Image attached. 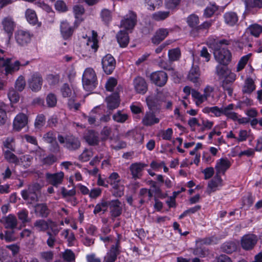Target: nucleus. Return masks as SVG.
I'll list each match as a JSON object with an SVG mask.
<instances>
[{
    "instance_id": "1",
    "label": "nucleus",
    "mask_w": 262,
    "mask_h": 262,
    "mask_svg": "<svg viewBox=\"0 0 262 262\" xmlns=\"http://www.w3.org/2000/svg\"><path fill=\"white\" fill-rule=\"evenodd\" d=\"M231 40L223 39L216 40L213 45L214 56L215 60L221 64L227 66L231 60V53L227 49L222 48L223 45H229Z\"/></svg>"
},
{
    "instance_id": "2",
    "label": "nucleus",
    "mask_w": 262,
    "mask_h": 262,
    "mask_svg": "<svg viewBox=\"0 0 262 262\" xmlns=\"http://www.w3.org/2000/svg\"><path fill=\"white\" fill-rule=\"evenodd\" d=\"M57 139L63 147L70 151H75L81 146V142L79 138L73 135H66L65 136L58 135Z\"/></svg>"
},
{
    "instance_id": "3",
    "label": "nucleus",
    "mask_w": 262,
    "mask_h": 262,
    "mask_svg": "<svg viewBox=\"0 0 262 262\" xmlns=\"http://www.w3.org/2000/svg\"><path fill=\"white\" fill-rule=\"evenodd\" d=\"M82 80L83 88L87 91H93L98 83L96 73L91 68H86L85 70Z\"/></svg>"
},
{
    "instance_id": "4",
    "label": "nucleus",
    "mask_w": 262,
    "mask_h": 262,
    "mask_svg": "<svg viewBox=\"0 0 262 262\" xmlns=\"http://www.w3.org/2000/svg\"><path fill=\"white\" fill-rule=\"evenodd\" d=\"M146 101L149 110L159 112L162 108L163 103L165 101V97L163 93L159 92L156 95L147 97Z\"/></svg>"
},
{
    "instance_id": "5",
    "label": "nucleus",
    "mask_w": 262,
    "mask_h": 262,
    "mask_svg": "<svg viewBox=\"0 0 262 262\" xmlns=\"http://www.w3.org/2000/svg\"><path fill=\"white\" fill-rule=\"evenodd\" d=\"M101 64L104 72L107 75H110L115 70L116 61L111 54H107L102 58Z\"/></svg>"
},
{
    "instance_id": "6",
    "label": "nucleus",
    "mask_w": 262,
    "mask_h": 262,
    "mask_svg": "<svg viewBox=\"0 0 262 262\" xmlns=\"http://www.w3.org/2000/svg\"><path fill=\"white\" fill-rule=\"evenodd\" d=\"M257 241V237L255 234H246L241 239V247L245 250H251L254 248Z\"/></svg>"
},
{
    "instance_id": "7",
    "label": "nucleus",
    "mask_w": 262,
    "mask_h": 262,
    "mask_svg": "<svg viewBox=\"0 0 262 262\" xmlns=\"http://www.w3.org/2000/svg\"><path fill=\"white\" fill-rule=\"evenodd\" d=\"M167 79V73L162 71L154 72L150 75V80L151 82L160 87L165 85Z\"/></svg>"
},
{
    "instance_id": "8",
    "label": "nucleus",
    "mask_w": 262,
    "mask_h": 262,
    "mask_svg": "<svg viewBox=\"0 0 262 262\" xmlns=\"http://www.w3.org/2000/svg\"><path fill=\"white\" fill-rule=\"evenodd\" d=\"M236 79L235 73L230 72L225 77L221 83V86L225 91H227L230 96H232L233 90V83Z\"/></svg>"
},
{
    "instance_id": "9",
    "label": "nucleus",
    "mask_w": 262,
    "mask_h": 262,
    "mask_svg": "<svg viewBox=\"0 0 262 262\" xmlns=\"http://www.w3.org/2000/svg\"><path fill=\"white\" fill-rule=\"evenodd\" d=\"M97 34L94 31H92V38H89L85 45V48L88 50V53H83V56L85 57H90L93 53H95L98 50L99 46L98 45Z\"/></svg>"
},
{
    "instance_id": "10",
    "label": "nucleus",
    "mask_w": 262,
    "mask_h": 262,
    "mask_svg": "<svg viewBox=\"0 0 262 262\" xmlns=\"http://www.w3.org/2000/svg\"><path fill=\"white\" fill-rule=\"evenodd\" d=\"M120 248V241L119 239H118L115 245H112L110 249L107 252L104 257V261L115 262L117 259V256L121 253Z\"/></svg>"
},
{
    "instance_id": "11",
    "label": "nucleus",
    "mask_w": 262,
    "mask_h": 262,
    "mask_svg": "<svg viewBox=\"0 0 262 262\" xmlns=\"http://www.w3.org/2000/svg\"><path fill=\"white\" fill-rule=\"evenodd\" d=\"M42 81L41 75L39 73H34L28 80L29 86L33 91L37 92L41 89Z\"/></svg>"
},
{
    "instance_id": "12",
    "label": "nucleus",
    "mask_w": 262,
    "mask_h": 262,
    "mask_svg": "<svg viewBox=\"0 0 262 262\" xmlns=\"http://www.w3.org/2000/svg\"><path fill=\"white\" fill-rule=\"evenodd\" d=\"M147 164L141 162H136L132 164L129 166V170L132 176V178L136 180L139 179L142 176V172Z\"/></svg>"
},
{
    "instance_id": "13",
    "label": "nucleus",
    "mask_w": 262,
    "mask_h": 262,
    "mask_svg": "<svg viewBox=\"0 0 262 262\" xmlns=\"http://www.w3.org/2000/svg\"><path fill=\"white\" fill-rule=\"evenodd\" d=\"M110 213L111 219L114 222L115 219L119 216L122 212V208L121 202L118 200H114L110 201Z\"/></svg>"
},
{
    "instance_id": "14",
    "label": "nucleus",
    "mask_w": 262,
    "mask_h": 262,
    "mask_svg": "<svg viewBox=\"0 0 262 262\" xmlns=\"http://www.w3.org/2000/svg\"><path fill=\"white\" fill-rule=\"evenodd\" d=\"M18 61H15L14 63L11 62V58H8L2 61L1 67L5 68V72L6 75L13 74L18 71L19 69L18 67Z\"/></svg>"
},
{
    "instance_id": "15",
    "label": "nucleus",
    "mask_w": 262,
    "mask_h": 262,
    "mask_svg": "<svg viewBox=\"0 0 262 262\" xmlns=\"http://www.w3.org/2000/svg\"><path fill=\"white\" fill-rule=\"evenodd\" d=\"M137 15L133 11H130L121 22V25L126 30L132 29L136 24Z\"/></svg>"
},
{
    "instance_id": "16",
    "label": "nucleus",
    "mask_w": 262,
    "mask_h": 262,
    "mask_svg": "<svg viewBox=\"0 0 262 262\" xmlns=\"http://www.w3.org/2000/svg\"><path fill=\"white\" fill-rule=\"evenodd\" d=\"M186 22L188 26L191 28L190 31V35L194 37L197 36V31L195 30H196L199 26V16L195 14H191L187 17Z\"/></svg>"
},
{
    "instance_id": "17",
    "label": "nucleus",
    "mask_w": 262,
    "mask_h": 262,
    "mask_svg": "<svg viewBox=\"0 0 262 262\" xmlns=\"http://www.w3.org/2000/svg\"><path fill=\"white\" fill-rule=\"evenodd\" d=\"M156 112L149 110L146 112L144 116L142 118V124L146 126H152L155 124L159 123L160 119L156 116Z\"/></svg>"
},
{
    "instance_id": "18",
    "label": "nucleus",
    "mask_w": 262,
    "mask_h": 262,
    "mask_svg": "<svg viewBox=\"0 0 262 262\" xmlns=\"http://www.w3.org/2000/svg\"><path fill=\"white\" fill-rule=\"evenodd\" d=\"M63 177L64 173L62 171L53 174L50 173H47L46 174V178L47 181L50 184L55 187H57L62 183Z\"/></svg>"
},
{
    "instance_id": "19",
    "label": "nucleus",
    "mask_w": 262,
    "mask_h": 262,
    "mask_svg": "<svg viewBox=\"0 0 262 262\" xmlns=\"http://www.w3.org/2000/svg\"><path fill=\"white\" fill-rule=\"evenodd\" d=\"M0 222L4 224L5 228L11 230L16 228L18 225V221L16 216L12 214L3 217L0 220Z\"/></svg>"
},
{
    "instance_id": "20",
    "label": "nucleus",
    "mask_w": 262,
    "mask_h": 262,
    "mask_svg": "<svg viewBox=\"0 0 262 262\" xmlns=\"http://www.w3.org/2000/svg\"><path fill=\"white\" fill-rule=\"evenodd\" d=\"M134 85L136 91L139 94H144L148 89L145 80L141 77H137L134 80Z\"/></svg>"
},
{
    "instance_id": "21",
    "label": "nucleus",
    "mask_w": 262,
    "mask_h": 262,
    "mask_svg": "<svg viewBox=\"0 0 262 262\" xmlns=\"http://www.w3.org/2000/svg\"><path fill=\"white\" fill-rule=\"evenodd\" d=\"M2 26L4 30L10 38L15 28V23L12 17L10 16L4 18L2 21Z\"/></svg>"
},
{
    "instance_id": "22",
    "label": "nucleus",
    "mask_w": 262,
    "mask_h": 262,
    "mask_svg": "<svg viewBox=\"0 0 262 262\" xmlns=\"http://www.w3.org/2000/svg\"><path fill=\"white\" fill-rule=\"evenodd\" d=\"M231 163L227 158H221L217 161L215 168L216 174L220 175L224 174L226 171L230 167Z\"/></svg>"
},
{
    "instance_id": "23",
    "label": "nucleus",
    "mask_w": 262,
    "mask_h": 262,
    "mask_svg": "<svg viewBox=\"0 0 262 262\" xmlns=\"http://www.w3.org/2000/svg\"><path fill=\"white\" fill-rule=\"evenodd\" d=\"M223 186V180L220 175L215 174L208 184V192L210 194L219 189Z\"/></svg>"
},
{
    "instance_id": "24",
    "label": "nucleus",
    "mask_w": 262,
    "mask_h": 262,
    "mask_svg": "<svg viewBox=\"0 0 262 262\" xmlns=\"http://www.w3.org/2000/svg\"><path fill=\"white\" fill-rule=\"evenodd\" d=\"M15 38L19 45L25 46L30 42L31 36L28 31L18 30L16 34Z\"/></svg>"
},
{
    "instance_id": "25",
    "label": "nucleus",
    "mask_w": 262,
    "mask_h": 262,
    "mask_svg": "<svg viewBox=\"0 0 262 262\" xmlns=\"http://www.w3.org/2000/svg\"><path fill=\"white\" fill-rule=\"evenodd\" d=\"M118 92H116L106 98L107 107L110 110L117 108L120 104V98Z\"/></svg>"
},
{
    "instance_id": "26",
    "label": "nucleus",
    "mask_w": 262,
    "mask_h": 262,
    "mask_svg": "<svg viewBox=\"0 0 262 262\" xmlns=\"http://www.w3.org/2000/svg\"><path fill=\"white\" fill-rule=\"evenodd\" d=\"M27 122V116L24 114H19L15 117L14 120V128L17 131H19L26 126Z\"/></svg>"
},
{
    "instance_id": "27",
    "label": "nucleus",
    "mask_w": 262,
    "mask_h": 262,
    "mask_svg": "<svg viewBox=\"0 0 262 262\" xmlns=\"http://www.w3.org/2000/svg\"><path fill=\"white\" fill-rule=\"evenodd\" d=\"M84 138L85 141L91 146H95L99 142L98 133L93 130H89L84 135Z\"/></svg>"
},
{
    "instance_id": "28",
    "label": "nucleus",
    "mask_w": 262,
    "mask_h": 262,
    "mask_svg": "<svg viewBox=\"0 0 262 262\" xmlns=\"http://www.w3.org/2000/svg\"><path fill=\"white\" fill-rule=\"evenodd\" d=\"M169 31L167 29L160 28L158 29L151 38L152 42L156 45L160 43L166 37Z\"/></svg>"
},
{
    "instance_id": "29",
    "label": "nucleus",
    "mask_w": 262,
    "mask_h": 262,
    "mask_svg": "<svg viewBox=\"0 0 262 262\" xmlns=\"http://www.w3.org/2000/svg\"><path fill=\"white\" fill-rule=\"evenodd\" d=\"M200 71L198 66H193L190 70L187 76V78L191 82L197 84L199 82Z\"/></svg>"
},
{
    "instance_id": "30",
    "label": "nucleus",
    "mask_w": 262,
    "mask_h": 262,
    "mask_svg": "<svg viewBox=\"0 0 262 262\" xmlns=\"http://www.w3.org/2000/svg\"><path fill=\"white\" fill-rule=\"evenodd\" d=\"M224 18L225 23L229 26H234L238 20L237 14L234 12H228L224 14Z\"/></svg>"
},
{
    "instance_id": "31",
    "label": "nucleus",
    "mask_w": 262,
    "mask_h": 262,
    "mask_svg": "<svg viewBox=\"0 0 262 262\" xmlns=\"http://www.w3.org/2000/svg\"><path fill=\"white\" fill-rule=\"evenodd\" d=\"M118 43L122 48L126 47L129 42V36L128 33L125 31H120L116 35Z\"/></svg>"
},
{
    "instance_id": "32",
    "label": "nucleus",
    "mask_w": 262,
    "mask_h": 262,
    "mask_svg": "<svg viewBox=\"0 0 262 262\" xmlns=\"http://www.w3.org/2000/svg\"><path fill=\"white\" fill-rule=\"evenodd\" d=\"M35 207V212L42 218H47L50 213V210L46 203L37 204Z\"/></svg>"
},
{
    "instance_id": "33",
    "label": "nucleus",
    "mask_w": 262,
    "mask_h": 262,
    "mask_svg": "<svg viewBox=\"0 0 262 262\" xmlns=\"http://www.w3.org/2000/svg\"><path fill=\"white\" fill-rule=\"evenodd\" d=\"M61 33L64 39L69 38L73 34V29L66 21H63L60 24Z\"/></svg>"
},
{
    "instance_id": "34",
    "label": "nucleus",
    "mask_w": 262,
    "mask_h": 262,
    "mask_svg": "<svg viewBox=\"0 0 262 262\" xmlns=\"http://www.w3.org/2000/svg\"><path fill=\"white\" fill-rule=\"evenodd\" d=\"M60 92L63 98L76 97L74 90L71 89L69 84L64 83L60 88Z\"/></svg>"
},
{
    "instance_id": "35",
    "label": "nucleus",
    "mask_w": 262,
    "mask_h": 262,
    "mask_svg": "<svg viewBox=\"0 0 262 262\" xmlns=\"http://www.w3.org/2000/svg\"><path fill=\"white\" fill-rule=\"evenodd\" d=\"M111 191L115 197H121L124 194V186L121 184V181L111 186Z\"/></svg>"
},
{
    "instance_id": "36",
    "label": "nucleus",
    "mask_w": 262,
    "mask_h": 262,
    "mask_svg": "<svg viewBox=\"0 0 262 262\" xmlns=\"http://www.w3.org/2000/svg\"><path fill=\"white\" fill-rule=\"evenodd\" d=\"M48 220L39 219L34 222L33 227L37 231L44 232L48 229Z\"/></svg>"
},
{
    "instance_id": "37",
    "label": "nucleus",
    "mask_w": 262,
    "mask_h": 262,
    "mask_svg": "<svg viewBox=\"0 0 262 262\" xmlns=\"http://www.w3.org/2000/svg\"><path fill=\"white\" fill-rule=\"evenodd\" d=\"M181 55L180 48H176L168 51V56L170 62H173L179 60Z\"/></svg>"
},
{
    "instance_id": "38",
    "label": "nucleus",
    "mask_w": 262,
    "mask_h": 262,
    "mask_svg": "<svg viewBox=\"0 0 262 262\" xmlns=\"http://www.w3.org/2000/svg\"><path fill=\"white\" fill-rule=\"evenodd\" d=\"M255 90L254 83L251 78H247L245 80V85L243 88L244 93L250 94Z\"/></svg>"
},
{
    "instance_id": "39",
    "label": "nucleus",
    "mask_w": 262,
    "mask_h": 262,
    "mask_svg": "<svg viewBox=\"0 0 262 262\" xmlns=\"http://www.w3.org/2000/svg\"><path fill=\"white\" fill-rule=\"evenodd\" d=\"M48 229L50 230L47 232H50L51 234L53 235L57 236L61 229V228L59 227L58 224L56 222L50 219L48 220Z\"/></svg>"
},
{
    "instance_id": "40",
    "label": "nucleus",
    "mask_w": 262,
    "mask_h": 262,
    "mask_svg": "<svg viewBox=\"0 0 262 262\" xmlns=\"http://www.w3.org/2000/svg\"><path fill=\"white\" fill-rule=\"evenodd\" d=\"M4 156L9 163L15 164H18L19 163V160L17 156L9 150L4 151Z\"/></svg>"
},
{
    "instance_id": "41",
    "label": "nucleus",
    "mask_w": 262,
    "mask_h": 262,
    "mask_svg": "<svg viewBox=\"0 0 262 262\" xmlns=\"http://www.w3.org/2000/svg\"><path fill=\"white\" fill-rule=\"evenodd\" d=\"M169 11H158L152 14L151 18L156 21H162L169 17Z\"/></svg>"
},
{
    "instance_id": "42",
    "label": "nucleus",
    "mask_w": 262,
    "mask_h": 262,
    "mask_svg": "<svg viewBox=\"0 0 262 262\" xmlns=\"http://www.w3.org/2000/svg\"><path fill=\"white\" fill-rule=\"evenodd\" d=\"M21 194L23 199L25 201H28V203L30 204H32L38 201L37 193H31L28 194L26 191H21Z\"/></svg>"
},
{
    "instance_id": "43",
    "label": "nucleus",
    "mask_w": 262,
    "mask_h": 262,
    "mask_svg": "<svg viewBox=\"0 0 262 262\" xmlns=\"http://www.w3.org/2000/svg\"><path fill=\"white\" fill-rule=\"evenodd\" d=\"M203 112L205 113H212L215 117H220L222 114V108L217 106L212 107H205Z\"/></svg>"
},
{
    "instance_id": "44",
    "label": "nucleus",
    "mask_w": 262,
    "mask_h": 262,
    "mask_svg": "<svg viewBox=\"0 0 262 262\" xmlns=\"http://www.w3.org/2000/svg\"><path fill=\"white\" fill-rule=\"evenodd\" d=\"M192 97L195 100V104L197 106H199L205 99V96L204 95H202L200 93L195 90H192L191 91Z\"/></svg>"
},
{
    "instance_id": "45",
    "label": "nucleus",
    "mask_w": 262,
    "mask_h": 262,
    "mask_svg": "<svg viewBox=\"0 0 262 262\" xmlns=\"http://www.w3.org/2000/svg\"><path fill=\"white\" fill-rule=\"evenodd\" d=\"M28 214V211L26 209H22L17 213L18 218L23 224H26L30 221Z\"/></svg>"
},
{
    "instance_id": "46",
    "label": "nucleus",
    "mask_w": 262,
    "mask_h": 262,
    "mask_svg": "<svg viewBox=\"0 0 262 262\" xmlns=\"http://www.w3.org/2000/svg\"><path fill=\"white\" fill-rule=\"evenodd\" d=\"M113 119L116 122L123 123L128 119V115L126 114H123L120 111H118L113 115Z\"/></svg>"
},
{
    "instance_id": "47",
    "label": "nucleus",
    "mask_w": 262,
    "mask_h": 262,
    "mask_svg": "<svg viewBox=\"0 0 262 262\" xmlns=\"http://www.w3.org/2000/svg\"><path fill=\"white\" fill-rule=\"evenodd\" d=\"M222 250L227 253H231L236 249V246L233 242H226L221 247Z\"/></svg>"
},
{
    "instance_id": "48",
    "label": "nucleus",
    "mask_w": 262,
    "mask_h": 262,
    "mask_svg": "<svg viewBox=\"0 0 262 262\" xmlns=\"http://www.w3.org/2000/svg\"><path fill=\"white\" fill-rule=\"evenodd\" d=\"M100 16L105 24H108L112 20V12L108 9H103L101 12Z\"/></svg>"
},
{
    "instance_id": "49",
    "label": "nucleus",
    "mask_w": 262,
    "mask_h": 262,
    "mask_svg": "<svg viewBox=\"0 0 262 262\" xmlns=\"http://www.w3.org/2000/svg\"><path fill=\"white\" fill-rule=\"evenodd\" d=\"M248 30L251 35L255 37H258L262 32V27L257 24H254L250 26L248 28Z\"/></svg>"
},
{
    "instance_id": "50",
    "label": "nucleus",
    "mask_w": 262,
    "mask_h": 262,
    "mask_svg": "<svg viewBox=\"0 0 262 262\" xmlns=\"http://www.w3.org/2000/svg\"><path fill=\"white\" fill-rule=\"evenodd\" d=\"M26 17L30 24H35L37 21V16L34 11L27 9L26 12Z\"/></svg>"
},
{
    "instance_id": "51",
    "label": "nucleus",
    "mask_w": 262,
    "mask_h": 262,
    "mask_svg": "<svg viewBox=\"0 0 262 262\" xmlns=\"http://www.w3.org/2000/svg\"><path fill=\"white\" fill-rule=\"evenodd\" d=\"M145 4L148 6V9L155 10L157 7H159L162 4V0H144Z\"/></svg>"
},
{
    "instance_id": "52",
    "label": "nucleus",
    "mask_w": 262,
    "mask_h": 262,
    "mask_svg": "<svg viewBox=\"0 0 262 262\" xmlns=\"http://www.w3.org/2000/svg\"><path fill=\"white\" fill-rule=\"evenodd\" d=\"M251 54H248L242 57L239 61H238L237 67H236V71L239 72L242 70L246 65L248 62V61L250 58Z\"/></svg>"
},
{
    "instance_id": "53",
    "label": "nucleus",
    "mask_w": 262,
    "mask_h": 262,
    "mask_svg": "<svg viewBox=\"0 0 262 262\" xmlns=\"http://www.w3.org/2000/svg\"><path fill=\"white\" fill-rule=\"evenodd\" d=\"M56 96L53 93L49 94L46 97V102L48 106L50 107H53L57 104Z\"/></svg>"
},
{
    "instance_id": "54",
    "label": "nucleus",
    "mask_w": 262,
    "mask_h": 262,
    "mask_svg": "<svg viewBox=\"0 0 262 262\" xmlns=\"http://www.w3.org/2000/svg\"><path fill=\"white\" fill-rule=\"evenodd\" d=\"M107 179L108 185H110L111 186L117 183V182L119 183V181H121L120 177L119 174L116 172L112 173Z\"/></svg>"
},
{
    "instance_id": "55",
    "label": "nucleus",
    "mask_w": 262,
    "mask_h": 262,
    "mask_svg": "<svg viewBox=\"0 0 262 262\" xmlns=\"http://www.w3.org/2000/svg\"><path fill=\"white\" fill-rule=\"evenodd\" d=\"M46 123V118L43 114H40L37 116L34 125L36 128L40 129L45 125Z\"/></svg>"
},
{
    "instance_id": "56",
    "label": "nucleus",
    "mask_w": 262,
    "mask_h": 262,
    "mask_svg": "<svg viewBox=\"0 0 262 262\" xmlns=\"http://www.w3.org/2000/svg\"><path fill=\"white\" fill-rule=\"evenodd\" d=\"M76 98V97L69 98L67 105H68L69 108L70 110H74V111H76L78 110L79 107H80L81 104L80 103H79V102L75 103V102Z\"/></svg>"
},
{
    "instance_id": "57",
    "label": "nucleus",
    "mask_w": 262,
    "mask_h": 262,
    "mask_svg": "<svg viewBox=\"0 0 262 262\" xmlns=\"http://www.w3.org/2000/svg\"><path fill=\"white\" fill-rule=\"evenodd\" d=\"M216 74L219 76L220 78L226 77L227 74L228 68L225 66H222L221 64L217 65L215 68Z\"/></svg>"
},
{
    "instance_id": "58",
    "label": "nucleus",
    "mask_w": 262,
    "mask_h": 262,
    "mask_svg": "<svg viewBox=\"0 0 262 262\" xmlns=\"http://www.w3.org/2000/svg\"><path fill=\"white\" fill-rule=\"evenodd\" d=\"M26 81L23 76H20L18 77L15 82V88L19 92H21L25 88Z\"/></svg>"
},
{
    "instance_id": "59",
    "label": "nucleus",
    "mask_w": 262,
    "mask_h": 262,
    "mask_svg": "<svg viewBox=\"0 0 262 262\" xmlns=\"http://www.w3.org/2000/svg\"><path fill=\"white\" fill-rule=\"evenodd\" d=\"M59 75L58 74H49L47 77V80L50 85H55L59 83Z\"/></svg>"
},
{
    "instance_id": "60",
    "label": "nucleus",
    "mask_w": 262,
    "mask_h": 262,
    "mask_svg": "<svg viewBox=\"0 0 262 262\" xmlns=\"http://www.w3.org/2000/svg\"><path fill=\"white\" fill-rule=\"evenodd\" d=\"M97 107L94 108L91 112L89 116H84V118L88 119V122L90 124H94L97 118Z\"/></svg>"
},
{
    "instance_id": "61",
    "label": "nucleus",
    "mask_w": 262,
    "mask_h": 262,
    "mask_svg": "<svg viewBox=\"0 0 262 262\" xmlns=\"http://www.w3.org/2000/svg\"><path fill=\"white\" fill-rule=\"evenodd\" d=\"M43 139L47 143H52L56 141V134L53 131H49L43 135Z\"/></svg>"
},
{
    "instance_id": "62",
    "label": "nucleus",
    "mask_w": 262,
    "mask_h": 262,
    "mask_svg": "<svg viewBox=\"0 0 262 262\" xmlns=\"http://www.w3.org/2000/svg\"><path fill=\"white\" fill-rule=\"evenodd\" d=\"M64 259L67 262H72L75 260V256L74 252L71 250L67 249L63 254Z\"/></svg>"
},
{
    "instance_id": "63",
    "label": "nucleus",
    "mask_w": 262,
    "mask_h": 262,
    "mask_svg": "<svg viewBox=\"0 0 262 262\" xmlns=\"http://www.w3.org/2000/svg\"><path fill=\"white\" fill-rule=\"evenodd\" d=\"M13 142L14 139L13 138L8 137L4 141H3V146L10 151H15V147L12 144Z\"/></svg>"
},
{
    "instance_id": "64",
    "label": "nucleus",
    "mask_w": 262,
    "mask_h": 262,
    "mask_svg": "<svg viewBox=\"0 0 262 262\" xmlns=\"http://www.w3.org/2000/svg\"><path fill=\"white\" fill-rule=\"evenodd\" d=\"M117 81L114 77L110 78L105 83V88L107 91L112 92L114 87L117 85Z\"/></svg>"
}]
</instances>
